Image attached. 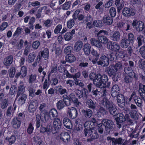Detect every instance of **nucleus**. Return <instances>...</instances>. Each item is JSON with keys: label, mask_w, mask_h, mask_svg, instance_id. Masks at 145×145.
<instances>
[{"label": "nucleus", "mask_w": 145, "mask_h": 145, "mask_svg": "<svg viewBox=\"0 0 145 145\" xmlns=\"http://www.w3.org/2000/svg\"><path fill=\"white\" fill-rule=\"evenodd\" d=\"M128 40L130 42H133L135 40V38L134 35L131 33H129L127 35Z\"/></svg>", "instance_id": "0e129e2a"}, {"label": "nucleus", "mask_w": 145, "mask_h": 145, "mask_svg": "<svg viewBox=\"0 0 145 145\" xmlns=\"http://www.w3.org/2000/svg\"><path fill=\"white\" fill-rule=\"evenodd\" d=\"M84 126L85 129L84 132L85 136L86 137L88 132L94 129L95 125L93 122L90 121H87L85 123Z\"/></svg>", "instance_id": "39448f33"}, {"label": "nucleus", "mask_w": 145, "mask_h": 145, "mask_svg": "<svg viewBox=\"0 0 145 145\" xmlns=\"http://www.w3.org/2000/svg\"><path fill=\"white\" fill-rule=\"evenodd\" d=\"M108 78L107 76L105 74L102 75L98 74L95 79L94 80L93 84L96 87L100 88H108L110 85V83L108 82Z\"/></svg>", "instance_id": "f257e3e1"}, {"label": "nucleus", "mask_w": 145, "mask_h": 145, "mask_svg": "<svg viewBox=\"0 0 145 145\" xmlns=\"http://www.w3.org/2000/svg\"><path fill=\"white\" fill-rule=\"evenodd\" d=\"M127 52L125 50L121 49L116 53L117 58H124L126 55Z\"/></svg>", "instance_id": "2f4dec72"}, {"label": "nucleus", "mask_w": 145, "mask_h": 145, "mask_svg": "<svg viewBox=\"0 0 145 145\" xmlns=\"http://www.w3.org/2000/svg\"><path fill=\"white\" fill-rule=\"evenodd\" d=\"M41 117V120L44 123L46 122L48 120V115L46 114H43L40 116Z\"/></svg>", "instance_id": "338daca9"}, {"label": "nucleus", "mask_w": 145, "mask_h": 145, "mask_svg": "<svg viewBox=\"0 0 145 145\" xmlns=\"http://www.w3.org/2000/svg\"><path fill=\"white\" fill-rule=\"evenodd\" d=\"M72 37V34L69 32H67L65 33L64 37L65 40L67 41L70 40Z\"/></svg>", "instance_id": "6e6d98bb"}, {"label": "nucleus", "mask_w": 145, "mask_h": 145, "mask_svg": "<svg viewBox=\"0 0 145 145\" xmlns=\"http://www.w3.org/2000/svg\"><path fill=\"white\" fill-rule=\"evenodd\" d=\"M62 27V26L61 25L58 24L54 30V33L55 34H58L59 33Z\"/></svg>", "instance_id": "69168bd1"}, {"label": "nucleus", "mask_w": 145, "mask_h": 145, "mask_svg": "<svg viewBox=\"0 0 145 145\" xmlns=\"http://www.w3.org/2000/svg\"><path fill=\"white\" fill-rule=\"evenodd\" d=\"M70 105L69 103L68 104L64 100H61L58 101L56 104V106L57 109L60 110L63 109L66 105L69 106Z\"/></svg>", "instance_id": "a211bd4d"}, {"label": "nucleus", "mask_w": 145, "mask_h": 145, "mask_svg": "<svg viewBox=\"0 0 145 145\" xmlns=\"http://www.w3.org/2000/svg\"><path fill=\"white\" fill-rule=\"evenodd\" d=\"M117 101L119 106L121 108H123L125 104L124 96L121 94H119L117 97Z\"/></svg>", "instance_id": "1a4fd4ad"}, {"label": "nucleus", "mask_w": 145, "mask_h": 145, "mask_svg": "<svg viewBox=\"0 0 145 145\" xmlns=\"http://www.w3.org/2000/svg\"><path fill=\"white\" fill-rule=\"evenodd\" d=\"M108 58L109 59L110 61H115L117 58L115 54L113 52H110L109 54H107Z\"/></svg>", "instance_id": "3c124183"}, {"label": "nucleus", "mask_w": 145, "mask_h": 145, "mask_svg": "<svg viewBox=\"0 0 145 145\" xmlns=\"http://www.w3.org/2000/svg\"><path fill=\"white\" fill-rule=\"evenodd\" d=\"M16 97H18V103L21 105L25 103L27 99V96L25 94H17Z\"/></svg>", "instance_id": "9d476101"}, {"label": "nucleus", "mask_w": 145, "mask_h": 145, "mask_svg": "<svg viewBox=\"0 0 145 145\" xmlns=\"http://www.w3.org/2000/svg\"><path fill=\"white\" fill-rule=\"evenodd\" d=\"M115 4L117 6L118 11H119L123 7V5L120 2V0H116Z\"/></svg>", "instance_id": "864d4df0"}, {"label": "nucleus", "mask_w": 145, "mask_h": 145, "mask_svg": "<svg viewBox=\"0 0 145 145\" xmlns=\"http://www.w3.org/2000/svg\"><path fill=\"white\" fill-rule=\"evenodd\" d=\"M60 139L65 143H68L70 140V136L67 133L63 132L60 135Z\"/></svg>", "instance_id": "ddd939ff"}, {"label": "nucleus", "mask_w": 145, "mask_h": 145, "mask_svg": "<svg viewBox=\"0 0 145 145\" xmlns=\"http://www.w3.org/2000/svg\"><path fill=\"white\" fill-rule=\"evenodd\" d=\"M21 122L20 120L18 118H14L12 121V125L13 127L15 129L19 128Z\"/></svg>", "instance_id": "c85d7f7f"}, {"label": "nucleus", "mask_w": 145, "mask_h": 145, "mask_svg": "<svg viewBox=\"0 0 145 145\" xmlns=\"http://www.w3.org/2000/svg\"><path fill=\"white\" fill-rule=\"evenodd\" d=\"M63 123L64 126L67 128L70 129L72 127V125L71 121L67 118L63 119Z\"/></svg>", "instance_id": "cd10ccee"}, {"label": "nucleus", "mask_w": 145, "mask_h": 145, "mask_svg": "<svg viewBox=\"0 0 145 145\" xmlns=\"http://www.w3.org/2000/svg\"><path fill=\"white\" fill-rule=\"evenodd\" d=\"M81 112L86 118H89L93 114L92 111L89 109H82L81 110Z\"/></svg>", "instance_id": "412c9836"}, {"label": "nucleus", "mask_w": 145, "mask_h": 145, "mask_svg": "<svg viewBox=\"0 0 145 145\" xmlns=\"http://www.w3.org/2000/svg\"><path fill=\"white\" fill-rule=\"evenodd\" d=\"M136 12V10L135 9L126 7L123 9L122 11L123 15L127 18L134 16Z\"/></svg>", "instance_id": "20e7f679"}, {"label": "nucleus", "mask_w": 145, "mask_h": 145, "mask_svg": "<svg viewBox=\"0 0 145 145\" xmlns=\"http://www.w3.org/2000/svg\"><path fill=\"white\" fill-rule=\"evenodd\" d=\"M90 43L93 46L97 48H101L102 46V44L98 42L95 39L91 38L90 39Z\"/></svg>", "instance_id": "f704fd0d"}, {"label": "nucleus", "mask_w": 145, "mask_h": 145, "mask_svg": "<svg viewBox=\"0 0 145 145\" xmlns=\"http://www.w3.org/2000/svg\"><path fill=\"white\" fill-rule=\"evenodd\" d=\"M8 100L7 99H5L2 102L1 106L2 109H4L7 107L8 105Z\"/></svg>", "instance_id": "e2e57ef3"}, {"label": "nucleus", "mask_w": 145, "mask_h": 145, "mask_svg": "<svg viewBox=\"0 0 145 145\" xmlns=\"http://www.w3.org/2000/svg\"><path fill=\"white\" fill-rule=\"evenodd\" d=\"M101 104L109 111L111 114L115 116L117 114L118 110L116 106L106 98L103 99Z\"/></svg>", "instance_id": "7ed1b4c3"}, {"label": "nucleus", "mask_w": 145, "mask_h": 145, "mask_svg": "<svg viewBox=\"0 0 145 145\" xmlns=\"http://www.w3.org/2000/svg\"><path fill=\"white\" fill-rule=\"evenodd\" d=\"M47 8L46 6H44L43 7H41L39 9L37 13L35 14V15L36 16L37 18H39L41 17V13L42 12L43 9L46 10L47 9Z\"/></svg>", "instance_id": "a18cd8bd"}, {"label": "nucleus", "mask_w": 145, "mask_h": 145, "mask_svg": "<svg viewBox=\"0 0 145 145\" xmlns=\"http://www.w3.org/2000/svg\"><path fill=\"white\" fill-rule=\"evenodd\" d=\"M88 132L89 133V135L91 138L90 139L91 141L98 138L99 135L97 133L94 129Z\"/></svg>", "instance_id": "f3484780"}, {"label": "nucleus", "mask_w": 145, "mask_h": 145, "mask_svg": "<svg viewBox=\"0 0 145 145\" xmlns=\"http://www.w3.org/2000/svg\"><path fill=\"white\" fill-rule=\"evenodd\" d=\"M137 42L138 46H141L142 43H145V37L144 38L142 35H138L137 37Z\"/></svg>", "instance_id": "ea45409f"}, {"label": "nucleus", "mask_w": 145, "mask_h": 145, "mask_svg": "<svg viewBox=\"0 0 145 145\" xmlns=\"http://www.w3.org/2000/svg\"><path fill=\"white\" fill-rule=\"evenodd\" d=\"M139 93L141 98L145 101V85L140 84L139 85Z\"/></svg>", "instance_id": "4468645a"}, {"label": "nucleus", "mask_w": 145, "mask_h": 145, "mask_svg": "<svg viewBox=\"0 0 145 145\" xmlns=\"http://www.w3.org/2000/svg\"><path fill=\"white\" fill-rule=\"evenodd\" d=\"M27 68L25 66H23L21 68V70L20 72L17 73L15 76L18 78L19 76H21L22 77H25L27 74Z\"/></svg>", "instance_id": "aec40b11"}, {"label": "nucleus", "mask_w": 145, "mask_h": 145, "mask_svg": "<svg viewBox=\"0 0 145 145\" xmlns=\"http://www.w3.org/2000/svg\"><path fill=\"white\" fill-rule=\"evenodd\" d=\"M41 56H43L45 60H47L49 56V50L47 48H45L41 52Z\"/></svg>", "instance_id": "79ce46f5"}, {"label": "nucleus", "mask_w": 145, "mask_h": 145, "mask_svg": "<svg viewBox=\"0 0 145 145\" xmlns=\"http://www.w3.org/2000/svg\"><path fill=\"white\" fill-rule=\"evenodd\" d=\"M28 90L29 92L30 96H33L35 92V89L34 88L33 84H31L28 86Z\"/></svg>", "instance_id": "c03bdc74"}, {"label": "nucleus", "mask_w": 145, "mask_h": 145, "mask_svg": "<svg viewBox=\"0 0 145 145\" xmlns=\"http://www.w3.org/2000/svg\"><path fill=\"white\" fill-rule=\"evenodd\" d=\"M114 69L116 71H120L123 69V67L122 63L120 62H118L115 64L114 66Z\"/></svg>", "instance_id": "09e8293b"}, {"label": "nucleus", "mask_w": 145, "mask_h": 145, "mask_svg": "<svg viewBox=\"0 0 145 145\" xmlns=\"http://www.w3.org/2000/svg\"><path fill=\"white\" fill-rule=\"evenodd\" d=\"M36 76L35 74H31L29 76L28 82L31 83L35 81L36 80Z\"/></svg>", "instance_id": "5fc2aeb1"}, {"label": "nucleus", "mask_w": 145, "mask_h": 145, "mask_svg": "<svg viewBox=\"0 0 145 145\" xmlns=\"http://www.w3.org/2000/svg\"><path fill=\"white\" fill-rule=\"evenodd\" d=\"M86 105L89 108L94 109L96 107V103L94 102L91 99H88L86 102Z\"/></svg>", "instance_id": "a878e982"}, {"label": "nucleus", "mask_w": 145, "mask_h": 145, "mask_svg": "<svg viewBox=\"0 0 145 145\" xmlns=\"http://www.w3.org/2000/svg\"><path fill=\"white\" fill-rule=\"evenodd\" d=\"M107 45L109 49L116 52H118L120 48V45L118 43L110 41L108 42Z\"/></svg>", "instance_id": "423d86ee"}, {"label": "nucleus", "mask_w": 145, "mask_h": 145, "mask_svg": "<svg viewBox=\"0 0 145 145\" xmlns=\"http://www.w3.org/2000/svg\"><path fill=\"white\" fill-rule=\"evenodd\" d=\"M103 22L105 25H109L112 23V18L108 15H105L103 17Z\"/></svg>", "instance_id": "4be33fe9"}, {"label": "nucleus", "mask_w": 145, "mask_h": 145, "mask_svg": "<svg viewBox=\"0 0 145 145\" xmlns=\"http://www.w3.org/2000/svg\"><path fill=\"white\" fill-rule=\"evenodd\" d=\"M65 60L68 62L71 63L74 62L76 60L75 56L72 55L66 56Z\"/></svg>", "instance_id": "49530a36"}, {"label": "nucleus", "mask_w": 145, "mask_h": 145, "mask_svg": "<svg viewBox=\"0 0 145 145\" xmlns=\"http://www.w3.org/2000/svg\"><path fill=\"white\" fill-rule=\"evenodd\" d=\"M130 44V42L127 38L122 39L120 42V45L121 48H127Z\"/></svg>", "instance_id": "6ab92c4d"}, {"label": "nucleus", "mask_w": 145, "mask_h": 145, "mask_svg": "<svg viewBox=\"0 0 145 145\" xmlns=\"http://www.w3.org/2000/svg\"><path fill=\"white\" fill-rule=\"evenodd\" d=\"M133 99L135 103L137 106L139 107H142L143 106L142 99L138 96L136 95L133 97Z\"/></svg>", "instance_id": "bb28decb"}, {"label": "nucleus", "mask_w": 145, "mask_h": 145, "mask_svg": "<svg viewBox=\"0 0 145 145\" xmlns=\"http://www.w3.org/2000/svg\"><path fill=\"white\" fill-rule=\"evenodd\" d=\"M57 112L55 109H52L50 110L49 112V116L51 120L57 118Z\"/></svg>", "instance_id": "b1692460"}, {"label": "nucleus", "mask_w": 145, "mask_h": 145, "mask_svg": "<svg viewBox=\"0 0 145 145\" xmlns=\"http://www.w3.org/2000/svg\"><path fill=\"white\" fill-rule=\"evenodd\" d=\"M61 125L62 123L59 118H57L54 119L53 126L56 130L61 128Z\"/></svg>", "instance_id": "2eb2a0df"}, {"label": "nucleus", "mask_w": 145, "mask_h": 145, "mask_svg": "<svg viewBox=\"0 0 145 145\" xmlns=\"http://www.w3.org/2000/svg\"><path fill=\"white\" fill-rule=\"evenodd\" d=\"M74 21L73 19H70L67 22V27L69 29H71L74 26Z\"/></svg>", "instance_id": "8fccbe9b"}, {"label": "nucleus", "mask_w": 145, "mask_h": 145, "mask_svg": "<svg viewBox=\"0 0 145 145\" xmlns=\"http://www.w3.org/2000/svg\"><path fill=\"white\" fill-rule=\"evenodd\" d=\"M52 24L51 20L49 19H47L43 22V25L47 28L50 27Z\"/></svg>", "instance_id": "603ef678"}, {"label": "nucleus", "mask_w": 145, "mask_h": 145, "mask_svg": "<svg viewBox=\"0 0 145 145\" xmlns=\"http://www.w3.org/2000/svg\"><path fill=\"white\" fill-rule=\"evenodd\" d=\"M138 63L140 68L142 69L145 68V61H144L140 59L138 61Z\"/></svg>", "instance_id": "774afa93"}, {"label": "nucleus", "mask_w": 145, "mask_h": 145, "mask_svg": "<svg viewBox=\"0 0 145 145\" xmlns=\"http://www.w3.org/2000/svg\"><path fill=\"white\" fill-rule=\"evenodd\" d=\"M34 128L31 123H30L27 129V133L30 134H31L33 132Z\"/></svg>", "instance_id": "bf43d9fd"}, {"label": "nucleus", "mask_w": 145, "mask_h": 145, "mask_svg": "<svg viewBox=\"0 0 145 145\" xmlns=\"http://www.w3.org/2000/svg\"><path fill=\"white\" fill-rule=\"evenodd\" d=\"M52 128V127L50 125H48L46 127H44L41 126L40 130V132L42 133H46L48 135H49L53 131Z\"/></svg>", "instance_id": "f8f14e48"}, {"label": "nucleus", "mask_w": 145, "mask_h": 145, "mask_svg": "<svg viewBox=\"0 0 145 145\" xmlns=\"http://www.w3.org/2000/svg\"><path fill=\"white\" fill-rule=\"evenodd\" d=\"M98 42L100 43L105 44L108 42V39L104 36H99L98 37Z\"/></svg>", "instance_id": "58836bf2"}, {"label": "nucleus", "mask_w": 145, "mask_h": 145, "mask_svg": "<svg viewBox=\"0 0 145 145\" xmlns=\"http://www.w3.org/2000/svg\"><path fill=\"white\" fill-rule=\"evenodd\" d=\"M16 138L15 136L12 135L9 137H6L5 138V140L7 141H8L9 144L10 145H11L14 143L15 141Z\"/></svg>", "instance_id": "37998d69"}, {"label": "nucleus", "mask_w": 145, "mask_h": 145, "mask_svg": "<svg viewBox=\"0 0 145 145\" xmlns=\"http://www.w3.org/2000/svg\"><path fill=\"white\" fill-rule=\"evenodd\" d=\"M93 25L96 27H101L103 25L101 21L97 20L94 21L93 23Z\"/></svg>", "instance_id": "4d7b16f0"}, {"label": "nucleus", "mask_w": 145, "mask_h": 145, "mask_svg": "<svg viewBox=\"0 0 145 145\" xmlns=\"http://www.w3.org/2000/svg\"><path fill=\"white\" fill-rule=\"evenodd\" d=\"M91 48V45L89 43H86L84 45L83 49L86 54L89 55L90 54Z\"/></svg>", "instance_id": "c9c22d12"}, {"label": "nucleus", "mask_w": 145, "mask_h": 145, "mask_svg": "<svg viewBox=\"0 0 145 145\" xmlns=\"http://www.w3.org/2000/svg\"><path fill=\"white\" fill-rule=\"evenodd\" d=\"M133 27L135 26L136 30L138 31H142L144 28V23L141 21H137L135 19L133 21L132 23Z\"/></svg>", "instance_id": "0eeeda50"}, {"label": "nucleus", "mask_w": 145, "mask_h": 145, "mask_svg": "<svg viewBox=\"0 0 145 145\" xmlns=\"http://www.w3.org/2000/svg\"><path fill=\"white\" fill-rule=\"evenodd\" d=\"M71 3L70 1L65 2L62 5V8L63 10H67L70 7Z\"/></svg>", "instance_id": "680f3d73"}, {"label": "nucleus", "mask_w": 145, "mask_h": 145, "mask_svg": "<svg viewBox=\"0 0 145 145\" xmlns=\"http://www.w3.org/2000/svg\"><path fill=\"white\" fill-rule=\"evenodd\" d=\"M86 16L80 14L78 15V20L79 21H82L84 23H86Z\"/></svg>", "instance_id": "13d9d810"}, {"label": "nucleus", "mask_w": 145, "mask_h": 145, "mask_svg": "<svg viewBox=\"0 0 145 145\" xmlns=\"http://www.w3.org/2000/svg\"><path fill=\"white\" fill-rule=\"evenodd\" d=\"M88 93V90L85 88H83L82 91V93L80 94L81 98H83V99H87V94Z\"/></svg>", "instance_id": "de8ad7c7"}, {"label": "nucleus", "mask_w": 145, "mask_h": 145, "mask_svg": "<svg viewBox=\"0 0 145 145\" xmlns=\"http://www.w3.org/2000/svg\"><path fill=\"white\" fill-rule=\"evenodd\" d=\"M120 32L118 31H116L112 35L111 38L113 41H118L120 39Z\"/></svg>", "instance_id": "5701e85b"}, {"label": "nucleus", "mask_w": 145, "mask_h": 145, "mask_svg": "<svg viewBox=\"0 0 145 145\" xmlns=\"http://www.w3.org/2000/svg\"><path fill=\"white\" fill-rule=\"evenodd\" d=\"M25 90V87L24 86L23 82L21 81L18 87V90L17 94L24 93Z\"/></svg>", "instance_id": "a19ab883"}, {"label": "nucleus", "mask_w": 145, "mask_h": 145, "mask_svg": "<svg viewBox=\"0 0 145 145\" xmlns=\"http://www.w3.org/2000/svg\"><path fill=\"white\" fill-rule=\"evenodd\" d=\"M124 71L127 74L129 75L132 77H135V74L133 71L131 67H125Z\"/></svg>", "instance_id": "7c9ffc66"}, {"label": "nucleus", "mask_w": 145, "mask_h": 145, "mask_svg": "<svg viewBox=\"0 0 145 145\" xmlns=\"http://www.w3.org/2000/svg\"><path fill=\"white\" fill-rule=\"evenodd\" d=\"M83 42L81 41H77L75 44L74 46V50L76 52L79 51L81 49L82 46Z\"/></svg>", "instance_id": "c756f323"}, {"label": "nucleus", "mask_w": 145, "mask_h": 145, "mask_svg": "<svg viewBox=\"0 0 145 145\" xmlns=\"http://www.w3.org/2000/svg\"><path fill=\"white\" fill-rule=\"evenodd\" d=\"M13 57L12 56H10L6 57L4 59V64L6 66H9L12 63Z\"/></svg>", "instance_id": "72a5a7b5"}, {"label": "nucleus", "mask_w": 145, "mask_h": 145, "mask_svg": "<svg viewBox=\"0 0 145 145\" xmlns=\"http://www.w3.org/2000/svg\"><path fill=\"white\" fill-rule=\"evenodd\" d=\"M97 62L98 65H101L103 66H107L109 63L108 58L104 54L101 55L99 61Z\"/></svg>", "instance_id": "6e6552de"}, {"label": "nucleus", "mask_w": 145, "mask_h": 145, "mask_svg": "<svg viewBox=\"0 0 145 145\" xmlns=\"http://www.w3.org/2000/svg\"><path fill=\"white\" fill-rule=\"evenodd\" d=\"M36 56L35 53L34 52L30 53L26 59L27 61L29 63L33 62L34 61Z\"/></svg>", "instance_id": "4c0bfd02"}, {"label": "nucleus", "mask_w": 145, "mask_h": 145, "mask_svg": "<svg viewBox=\"0 0 145 145\" xmlns=\"http://www.w3.org/2000/svg\"><path fill=\"white\" fill-rule=\"evenodd\" d=\"M114 123L113 121L108 119H104L101 121V123L98 125V128L99 132L102 133L103 130V127H105V132L106 134H108L110 131L113 129Z\"/></svg>", "instance_id": "f03ea898"}, {"label": "nucleus", "mask_w": 145, "mask_h": 145, "mask_svg": "<svg viewBox=\"0 0 145 145\" xmlns=\"http://www.w3.org/2000/svg\"><path fill=\"white\" fill-rule=\"evenodd\" d=\"M107 71L109 75L111 76L116 74L117 71L114 66H110L107 68Z\"/></svg>", "instance_id": "e433bc0d"}, {"label": "nucleus", "mask_w": 145, "mask_h": 145, "mask_svg": "<svg viewBox=\"0 0 145 145\" xmlns=\"http://www.w3.org/2000/svg\"><path fill=\"white\" fill-rule=\"evenodd\" d=\"M36 106V101L35 100L31 101L30 103L28 110L30 112H33L35 110V107Z\"/></svg>", "instance_id": "393cba45"}, {"label": "nucleus", "mask_w": 145, "mask_h": 145, "mask_svg": "<svg viewBox=\"0 0 145 145\" xmlns=\"http://www.w3.org/2000/svg\"><path fill=\"white\" fill-rule=\"evenodd\" d=\"M91 54L93 56H95V58L91 60V62L93 64H95L99 58V54L96 50L93 49L91 52Z\"/></svg>", "instance_id": "473e14b6"}, {"label": "nucleus", "mask_w": 145, "mask_h": 145, "mask_svg": "<svg viewBox=\"0 0 145 145\" xmlns=\"http://www.w3.org/2000/svg\"><path fill=\"white\" fill-rule=\"evenodd\" d=\"M68 114L69 117L72 119L76 118L78 114L76 109L73 107L69 109Z\"/></svg>", "instance_id": "9b49d317"}, {"label": "nucleus", "mask_w": 145, "mask_h": 145, "mask_svg": "<svg viewBox=\"0 0 145 145\" xmlns=\"http://www.w3.org/2000/svg\"><path fill=\"white\" fill-rule=\"evenodd\" d=\"M36 127L38 128L40 126V120H41V117L39 114H37L36 116Z\"/></svg>", "instance_id": "052dcab7"}, {"label": "nucleus", "mask_w": 145, "mask_h": 145, "mask_svg": "<svg viewBox=\"0 0 145 145\" xmlns=\"http://www.w3.org/2000/svg\"><path fill=\"white\" fill-rule=\"evenodd\" d=\"M119 91L120 88L118 86L116 85H114L112 88L111 91L112 96L115 97L117 96Z\"/></svg>", "instance_id": "dca6fc26"}]
</instances>
